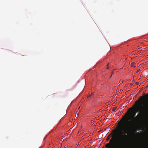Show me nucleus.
Masks as SVG:
<instances>
[{
    "mask_svg": "<svg viewBox=\"0 0 148 148\" xmlns=\"http://www.w3.org/2000/svg\"><path fill=\"white\" fill-rule=\"evenodd\" d=\"M139 71H140V70H138L137 71V73H138Z\"/></svg>",
    "mask_w": 148,
    "mask_h": 148,
    "instance_id": "nucleus-11",
    "label": "nucleus"
},
{
    "mask_svg": "<svg viewBox=\"0 0 148 148\" xmlns=\"http://www.w3.org/2000/svg\"><path fill=\"white\" fill-rule=\"evenodd\" d=\"M140 104V101H137L135 102V105L133 106L132 107H138L139 106V105Z\"/></svg>",
    "mask_w": 148,
    "mask_h": 148,
    "instance_id": "nucleus-3",
    "label": "nucleus"
},
{
    "mask_svg": "<svg viewBox=\"0 0 148 148\" xmlns=\"http://www.w3.org/2000/svg\"><path fill=\"white\" fill-rule=\"evenodd\" d=\"M138 111H136V112H134L133 111L132 112V115L133 117H134L135 116L136 114V113Z\"/></svg>",
    "mask_w": 148,
    "mask_h": 148,
    "instance_id": "nucleus-5",
    "label": "nucleus"
},
{
    "mask_svg": "<svg viewBox=\"0 0 148 148\" xmlns=\"http://www.w3.org/2000/svg\"><path fill=\"white\" fill-rule=\"evenodd\" d=\"M134 63H131V66H132L134 68H135L136 66L134 65Z\"/></svg>",
    "mask_w": 148,
    "mask_h": 148,
    "instance_id": "nucleus-6",
    "label": "nucleus"
},
{
    "mask_svg": "<svg viewBox=\"0 0 148 148\" xmlns=\"http://www.w3.org/2000/svg\"><path fill=\"white\" fill-rule=\"evenodd\" d=\"M93 97L92 95H89V96L88 97V98H89V97Z\"/></svg>",
    "mask_w": 148,
    "mask_h": 148,
    "instance_id": "nucleus-8",
    "label": "nucleus"
},
{
    "mask_svg": "<svg viewBox=\"0 0 148 148\" xmlns=\"http://www.w3.org/2000/svg\"><path fill=\"white\" fill-rule=\"evenodd\" d=\"M139 113L134 117V120L129 129L122 130L121 132V139L118 141V145L116 148H126L130 143L131 140L134 136L135 132L141 130L140 127H136V124L141 122L144 119L145 117L148 112V107L141 109L139 108Z\"/></svg>",
    "mask_w": 148,
    "mask_h": 148,
    "instance_id": "nucleus-1",
    "label": "nucleus"
},
{
    "mask_svg": "<svg viewBox=\"0 0 148 148\" xmlns=\"http://www.w3.org/2000/svg\"><path fill=\"white\" fill-rule=\"evenodd\" d=\"M136 84H137V85H138V82H137L136 83Z\"/></svg>",
    "mask_w": 148,
    "mask_h": 148,
    "instance_id": "nucleus-12",
    "label": "nucleus"
},
{
    "mask_svg": "<svg viewBox=\"0 0 148 148\" xmlns=\"http://www.w3.org/2000/svg\"><path fill=\"white\" fill-rule=\"evenodd\" d=\"M114 137L113 136L110 139L109 142L106 145L105 147L107 148H110L114 142Z\"/></svg>",
    "mask_w": 148,
    "mask_h": 148,
    "instance_id": "nucleus-2",
    "label": "nucleus"
},
{
    "mask_svg": "<svg viewBox=\"0 0 148 148\" xmlns=\"http://www.w3.org/2000/svg\"><path fill=\"white\" fill-rule=\"evenodd\" d=\"M112 75H111V76H110V78L112 77Z\"/></svg>",
    "mask_w": 148,
    "mask_h": 148,
    "instance_id": "nucleus-13",
    "label": "nucleus"
},
{
    "mask_svg": "<svg viewBox=\"0 0 148 148\" xmlns=\"http://www.w3.org/2000/svg\"><path fill=\"white\" fill-rule=\"evenodd\" d=\"M116 107H114L112 108V110L113 111H114L116 110Z\"/></svg>",
    "mask_w": 148,
    "mask_h": 148,
    "instance_id": "nucleus-7",
    "label": "nucleus"
},
{
    "mask_svg": "<svg viewBox=\"0 0 148 148\" xmlns=\"http://www.w3.org/2000/svg\"><path fill=\"white\" fill-rule=\"evenodd\" d=\"M112 136V134H110L107 137V138L106 139V141L107 142L110 139V137L111 136Z\"/></svg>",
    "mask_w": 148,
    "mask_h": 148,
    "instance_id": "nucleus-4",
    "label": "nucleus"
},
{
    "mask_svg": "<svg viewBox=\"0 0 148 148\" xmlns=\"http://www.w3.org/2000/svg\"><path fill=\"white\" fill-rule=\"evenodd\" d=\"M132 109V108H130V109L129 110H131Z\"/></svg>",
    "mask_w": 148,
    "mask_h": 148,
    "instance_id": "nucleus-10",
    "label": "nucleus"
},
{
    "mask_svg": "<svg viewBox=\"0 0 148 148\" xmlns=\"http://www.w3.org/2000/svg\"><path fill=\"white\" fill-rule=\"evenodd\" d=\"M148 96V94H147L145 96H143V97H145L146 96Z\"/></svg>",
    "mask_w": 148,
    "mask_h": 148,
    "instance_id": "nucleus-9",
    "label": "nucleus"
}]
</instances>
